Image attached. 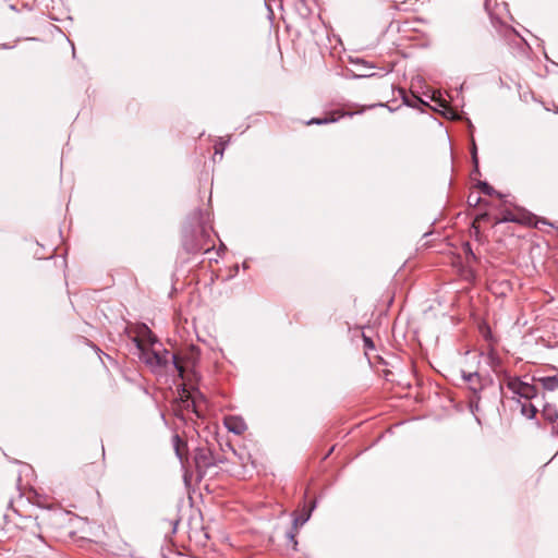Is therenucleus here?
<instances>
[{
	"label": "nucleus",
	"mask_w": 558,
	"mask_h": 558,
	"mask_svg": "<svg viewBox=\"0 0 558 558\" xmlns=\"http://www.w3.org/2000/svg\"><path fill=\"white\" fill-rule=\"evenodd\" d=\"M213 215L197 208L185 218L181 229V246L186 254L210 252L215 243L211 240Z\"/></svg>",
	"instance_id": "nucleus-1"
},
{
	"label": "nucleus",
	"mask_w": 558,
	"mask_h": 558,
	"mask_svg": "<svg viewBox=\"0 0 558 558\" xmlns=\"http://www.w3.org/2000/svg\"><path fill=\"white\" fill-rule=\"evenodd\" d=\"M132 341L138 352V357L151 368H162L169 364L170 352L165 348H155L158 339L146 325H143L141 329V338L134 337Z\"/></svg>",
	"instance_id": "nucleus-2"
},
{
	"label": "nucleus",
	"mask_w": 558,
	"mask_h": 558,
	"mask_svg": "<svg viewBox=\"0 0 558 558\" xmlns=\"http://www.w3.org/2000/svg\"><path fill=\"white\" fill-rule=\"evenodd\" d=\"M506 386L513 395L525 400H532L537 397L538 389L535 385L522 380L520 377H511L505 373Z\"/></svg>",
	"instance_id": "nucleus-3"
},
{
	"label": "nucleus",
	"mask_w": 558,
	"mask_h": 558,
	"mask_svg": "<svg viewBox=\"0 0 558 558\" xmlns=\"http://www.w3.org/2000/svg\"><path fill=\"white\" fill-rule=\"evenodd\" d=\"M461 376L464 381L470 384L469 389L473 393V398H471V400H470V408H471V410H473L474 407H475V409H477V403L480 401V392L488 384H493V379L482 377L477 372L468 373V372L462 371Z\"/></svg>",
	"instance_id": "nucleus-4"
},
{
	"label": "nucleus",
	"mask_w": 558,
	"mask_h": 558,
	"mask_svg": "<svg viewBox=\"0 0 558 558\" xmlns=\"http://www.w3.org/2000/svg\"><path fill=\"white\" fill-rule=\"evenodd\" d=\"M215 453L207 447H197L194 451V463L199 477H203L209 468L215 466Z\"/></svg>",
	"instance_id": "nucleus-5"
},
{
	"label": "nucleus",
	"mask_w": 558,
	"mask_h": 558,
	"mask_svg": "<svg viewBox=\"0 0 558 558\" xmlns=\"http://www.w3.org/2000/svg\"><path fill=\"white\" fill-rule=\"evenodd\" d=\"M183 395L181 396L182 407L187 410L194 412L197 416H201V412L197 405V398L203 399L202 392L197 388H193L191 391H186V389L182 388Z\"/></svg>",
	"instance_id": "nucleus-6"
},
{
	"label": "nucleus",
	"mask_w": 558,
	"mask_h": 558,
	"mask_svg": "<svg viewBox=\"0 0 558 558\" xmlns=\"http://www.w3.org/2000/svg\"><path fill=\"white\" fill-rule=\"evenodd\" d=\"M225 426L230 433H233L234 435H242L247 428L244 420L236 415L225 417Z\"/></svg>",
	"instance_id": "nucleus-7"
},
{
	"label": "nucleus",
	"mask_w": 558,
	"mask_h": 558,
	"mask_svg": "<svg viewBox=\"0 0 558 558\" xmlns=\"http://www.w3.org/2000/svg\"><path fill=\"white\" fill-rule=\"evenodd\" d=\"M38 519L39 517H26L24 520H25V524H24V529L28 530L29 533L39 538L40 541L45 542L44 541V537L43 535L40 534V530H41V523L38 522Z\"/></svg>",
	"instance_id": "nucleus-8"
},
{
	"label": "nucleus",
	"mask_w": 558,
	"mask_h": 558,
	"mask_svg": "<svg viewBox=\"0 0 558 558\" xmlns=\"http://www.w3.org/2000/svg\"><path fill=\"white\" fill-rule=\"evenodd\" d=\"M532 381H538L547 391H555L558 389V376L556 375L544 377L532 376Z\"/></svg>",
	"instance_id": "nucleus-9"
},
{
	"label": "nucleus",
	"mask_w": 558,
	"mask_h": 558,
	"mask_svg": "<svg viewBox=\"0 0 558 558\" xmlns=\"http://www.w3.org/2000/svg\"><path fill=\"white\" fill-rule=\"evenodd\" d=\"M185 362L187 364L186 366H184L182 364V362L179 360V356L177 354H172L171 355V363H172L173 367L175 368V371L178 372L179 376L182 377V378L184 376L186 367L195 365V360L192 356L185 357Z\"/></svg>",
	"instance_id": "nucleus-10"
},
{
	"label": "nucleus",
	"mask_w": 558,
	"mask_h": 558,
	"mask_svg": "<svg viewBox=\"0 0 558 558\" xmlns=\"http://www.w3.org/2000/svg\"><path fill=\"white\" fill-rule=\"evenodd\" d=\"M542 415L546 421L550 423L558 421V410L554 404L545 403L542 409Z\"/></svg>",
	"instance_id": "nucleus-11"
},
{
	"label": "nucleus",
	"mask_w": 558,
	"mask_h": 558,
	"mask_svg": "<svg viewBox=\"0 0 558 558\" xmlns=\"http://www.w3.org/2000/svg\"><path fill=\"white\" fill-rule=\"evenodd\" d=\"M339 120V117H337L335 113H328L326 114L325 117L323 118H312L311 120H308L306 122V124L308 125H312V124H316V125H323V124H329V123H333V122H337Z\"/></svg>",
	"instance_id": "nucleus-12"
},
{
	"label": "nucleus",
	"mask_w": 558,
	"mask_h": 558,
	"mask_svg": "<svg viewBox=\"0 0 558 558\" xmlns=\"http://www.w3.org/2000/svg\"><path fill=\"white\" fill-rule=\"evenodd\" d=\"M477 187L485 195H495L500 198L502 197V194L500 192H497L487 181H478Z\"/></svg>",
	"instance_id": "nucleus-13"
},
{
	"label": "nucleus",
	"mask_w": 558,
	"mask_h": 558,
	"mask_svg": "<svg viewBox=\"0 0 558 558\" xmlns=\"http://www.w3.org/2000/svg\"><path fill=\"white\" fill-rule=\"evenodd\" d=\"M487 363L494 371L501 366V359L498 356L493 347L489 348L487 353Z\"/></svg>",
	"instance_id": "nucleus-14"
},
{
	"label": "nucleus",
	"mask_w": 558,
	"mask_h": 558,
	"mask_svg": "<svg viewBox=\"0 0 558 558\" xmlns=\"http://www.w3.org/2000/svg\"><path fill=\"white\" fill-rule=\"evenodd\" d=\"M537 412H538V409L534 404L521 403V414L523 416H525L526 418H529V420L535 418Z\"/></svg>",
	"instance_id": "nucleus-15"
},
{
	"label": "nucleus",
	"mask_w": 558,
	"mask_h": 558,
	"mask_svg": "<svg viewBox=\"0 0 558 558\" xmlns=\"http://www.w3.org/2000/svg\"><path fill=\"white\" fill-rule=\"evenodd\" d=\"M311 518V510H303L302 513L293 519L292 529L298 530L299 526L304 525Z\"/></svg>",
	"instance_id": "nucleus-16"
},
{
	"label": "nucleus",
	"mask_w": 558,
	"mask_h": 558,
	"mask_svg": "<svg viewBox=\"0 0 558 558\" xmlns=\"http://www.w3.org/2000/svg\"><path fill=\"white\" fill-rule=\"evenodd\" d=\"M172 445L175 451V456L180 459V461H183V454L181 452V447L186 446V442L178 435L174 434L172 436Z\"/></svg>",
	"instance_id": "nucleus-17"
},
{
	"label": "nucleus",
	"mask_w": 558,
	"mask_h": 558,
	"mask_svg": "<svg viewBox=\"0 0 558 558\" xmlns=\"http://www.w3.org/2000/svg\"><path fill=\"white\" fill-rule=\"evenodd\" d=\"M471 155H472V161H473V165H474L473 173L480 175L481 172H480V167H478L477 147H476L474 142L472 144Z\"/></svg>",
	"instance_id": "nucleus-18"
},
{
	"label": "nucleus",
	"mask_w": 558,
	"mask_h": 558,
	"mask_svg": "<svg viewBox=\"0 0 558 558\" xmlns=\"http://www.w3.org/2000/svg\"><path fill=\"white\" fill-rule=\"evenodd\" d=\"M296 530L290 527L287 532H286V538L287 541L292 545V548L294 550H296V547H298V539H296Z\"/></svg>",
	"instance_id": "nucleus-19"
},
{
	"label": "nucleus",
	"mask_w": 558,
	"mask_h": 558,
	"mask_svg": "<svg viewBox=\"0 0 558 558\" xmlns=\"http://www.w3.org/2000/svg\"><path fill=\"white\" fill-rule=\"evenodd\" d=\"M229 142H230V137L226 142L220 140V142L215 145L214 158L217 155H219L220 159L222 158L225 148H226V146L228 145Z\"/></svg>",
	"instance_id": "nucleus-20"
},
{
	"label": "nucleus",
	"mask_w": 558,
	"mask_h": 558,
	"mask_svg": "<svg viewBox=\"0 0 558 558\" xmlns=\"http://www.w3.org/2000/svg\"><path fill=\"white\" fill-rule=\"evenodd\" d=\"M398 92H399L400 98L402 99V105L410 107V108L416 107V105L410 100L409 96L407 95V92L403 88H399Z\"/></svg>",
	"instance_id": "nucleus-21"
},
{
	"label": "nucleus",
	"mask_w": 558,
	"mask_h": 558,
	"mask_svg": "<svg viewBox=\"0 0 558 558\" xmlns=\"http://www.w3.org/2000/svg\"><path fill=\"white\" fill-rule=\"evenodd\" d=\"M518 219L515 218V216L509 211V210H506L502 215V218L498 219L496 221V223H504V222H517Z\"/></svg>",
	"instance_id": "nucleus-22"
},
{
	"label": "nucleus",
	"mask_w": 558,
	"mask_h": 558,
	"mask_svg": "<svg viewBox=\"0 0 558 558\" xmlns=\"http://www.w3.org/2000/svg\"><path fill=\"white\" fill-rule=\"evenodd\" d=\"M481 332H482L483 338L486 341H488V342H494L495 341L493 332H492L490 328L487 325H483L481 327Z\"/></svg>",
	"instance_id": "nucleus-23"
},
{
	"label": "nucleus",
	"mask_w": 558,
	"mask_h": 558,
	"mask_svg": "<svg viewBox=\"0 0 558 558\" xmlns=\"http://www.w3.org/2000/svg\"><path fill=\"white\" fill-rule=\"evenodd\" d=\"M481 201H482L481 196H474V195L471 194L468 197V204L471 207H476L481 203Z\"/></svg>",
	"instance_id": "nucleus-24"
},
{
	"label": "nucleus",
	"mask_w": 558,
	"mask_h": 558,
	"mask_svg": "<svg viewBox=\"0 0 558 558\" xmlns=\"http://www.w3.org/2000/svg\"><path fill=\"white\" fill-rule=\"evenodd\" d=\"M463 252L464 254L468 256V257H472V258H476L475 257V254L472 250V246L469 242H466L464 245H463Z\"/></svg>",
	"instance_id": "nucleus-25"
},
{
	"label": "nucleus",
	"mask_w": 558,
	"mask_h": 558,
	"mask_svg": "<svg viewBox=\"0 0 558 558\" xmlns=\"http://www.w3.org/2000/svg\"><path fill=\"white\" fill-rule=\"evenodd\" d=\"M363 342H364V347L366 349H374L375 348V344H374V341L372 340V338L363 335Z\"/></svg>",
	"instance_id": "nucleus-26"
},
{
	"label": "nucleus",
	"mask_w": 558,
	"mask_h": 558,
	"mask_svg": "<svg viewBox=\"0 0 558 558\" xmlns=\"http://www.w3.org/2000/svg\"><path fill=\"white\" fill-rule=\"evenodd\" d=\"M167 523H169V525L171 526V533L174 534L177 532V526H178L179 520L172 519V520L167 521Z\"/></svg>",
	"instance_id": "nucleus-27"
},
{
	"label": "nucleus",
	"mask_w": 558,
	"mask_h": 558,
	"mask_svg": "<svg viewBox=\"0 0 558 558\" xmlns=\"http://www.w3.org/2000/svg\"><path fill=\"white\" fill-rule=\"evenodd\" d=\"M373 107H385V108H387L390 112H393V111H396V110H397L396 108L390 107L387 102H386V104H384V102H379V104H377V105H373V106H371L369 108H373Z\"/></svg>",
	"instance_id": "nucleus-28"
},
{
	"label": "nucleus",
	"mask_w": 558,
	"mask_h": 558,
	"mask_svg": "<svg viewBox=\"0 0 558 558\" xmlns=\"http://www.w3.org/2000/svg\"><path fill=\"white\" fill-rule=\"evenodd\" d=\"M215 460H217L215 462V466L218 464L225 463L227 461V459L223 456H219V454H215Z\"/></svg>",
	"instance_id": "nucleus-29"
},
{
	"label": "nucleus",
	"mask_w": 558,
	"mask_h": 558,
	"mask_svg": "<svg viewBox=\"0 0 558 558\" xmlns=\"http://www.w3.org/2000/svg\"><path fill=\"white\" fill-rule=\"evenodd\" d=\"M353 62H354V63H361V64H363V65H364L365 68H367V69H373V68H374L373 65L368 64L366 61L361 60V59H356V60H355V61H353Z\"/></svg>",
	"instance_id": "nucleus-30"
},
{
	"label": "nucleus",
	"mask_w": 558,
	"mask_h": 558,
	"mask_svg": "<svg viewBox=\"0 0 558 558\" xmlns=\"http://www.w3.org/2000/svg\"><path fill=\"white\" fill-rule=\"evenodd\" d=\"M539 222L543 223V225H548V226L553 227V223L548 222L545 218L538 219L537 222L535 223V227H538Z\"/></svg>",
	"instance_id": "nucleus-31"
},
{
	"label": "nucleus",
	"mask_w": 558,
	"mask_h": 558,
	"mask_svg": "<svg viewBox=\"0 0 558 558\" xmlns=\"http://www.w3.org/2000/svg\"><path fill=\"white\" fill-rule=\"evenodd\" d=\"M88 345H90L96 351L97 354H105L96 344L88 342Z\"/></svg>",
	"instance_id": "nucleus-32"
},
{
	"label": "nucleus",
	"mask_w": 558,
	"mask_h": 558,
	"mask_svg": "<svg viewBox=\"0 0 558 558\" xmlns=\"http://www.w3.org/2000/svg\"><path fill=\"white\" fill-rule=\"evenodd\" d=\"M232 270H233V274H231V275L229 276V279H232V278H234V277H235V275H236V274H238V271H239V265H234Z\"/></svg>",
	"instance_id": "nucleus-33"
},
{
	"label": "nucleus",
	"mask_w": 558,
	"mask_h": 558,
	"mask_svg": "<svg viewBox=\"0 0 558 558\" xmlns=\"http://www.w3.org/2000/svg\"><path fill=\"white\" fill-rule=\"evenodd\" d=\"M317 506V502L314 500L310 504L308 508H306L305 510H311V513L314 511V509L316 508Z\"/></svg>",
	"instance_id": "nucleus-34"
},
{
	"label": "nucleus",
	"mask_w": 558,
	"mask_h": 558,
	"mask_svg": "<svg viewBox=\"0 0 558 558\" xmlns=\"http://www.w3.org/2000/svg\"><path fill=\"white\" fill-rule=\"evenodd\" d=\"M551 433L556 436H558V423L556 425L553 426V430Z\"/></svg>",
	"instance_id": "nucleus-35"
},
{
	"label": "nucleus",
	"mask_w": 558,
	"mask_h": 558,
	"mask_svg": "<svg viewBox=\"0 0 558 558\" xmlns=\"http://www.w3.org/2000/svg\"><path fill=\"white\" fill-rule=\"evenodd\" d=\"M226 250H227L226 245L221 242L220 246H219V250H218V253L221 252V251H226Z\"/></svg>",
	"instance_id": "nucleus-36"
},
{
	"label": "nucleus",
	"mask_w": 558,
	"mask_h": 558,
	"mask_svg": "<svg viewBox=\"0 0 558 558\" xmlns=\"http://www.w3.org/2000/svg\"><path fill=\"white\" fill-rule=\"evenodd\" d=\"M332 451H333V447H331V448L328 450V452L325 454L324 459L328 458V457L331 454V452H332Z\"/></svg>",
	"instance_id": "nucleus-37"
},
{
	"label": "nucleus",
	"mask_w": 558,
	"mask_h": 558,
	"mask_svg": "<svg viewBox=\"0 0 558 558\" xmlns=\"http://www.w3.org/2000/svg\"><path fill=\"white\" fill-rule=\"evenodd\" d=\"M374 74H369V76H373ZM355 77H368V74H362V75H355Z\"/></svg>",
	"instance_id": "nucleus-38"
},
{
	"label": "nucleus",
	"mask_w": 558,
	"mask_h": 558,
	"mask_svg": "<svg viewBox=\"0 0 558 558\" xmlns=\"http://www.w3.org/2000/svg\"><path fill=\"white\" fill-rule=\"evenodd\" d=\"M242 267H243V269H247L248 268V264H247L246 260L242 264Z\"/></svg>",
	"instance_id": "nucleus-39"
},
{
	"label": "nucleus",
	"mask_w": 558,
	"mask_h": 558,
	"mask_svg": "<svg viewBox=\"0 0 558 558\" xmlns=\"http://www.w3.org/2000/svg\"><path fill=\"white\" fill-rule=\"evenodd\" d=\"M2 48H3V49H11V48H12V46H9V45H7V44H3V45H2Z\"/></svg>",
	"instance_id": "nucleus-40"
},
{
	"label": "nucleus",
	"mask_w": 558,
	"mask_h": 558,
	"mask_svg": "<svg viewBox=\"0 0 558 558\" xmlns=\"http://www.w3.org/2000/svg\"><path fill=\"white\" fill-rule=\"evenodd\" d=\"M499 390H500V393L502 395L504 393V385L502 384L499 385Z\"/></svg>",
	"instance_id": "nucleus-41"
},
{
	"label": "nucleus",
	"mask_w": 558,
	"mask_h": 558,
	"mask_svg": "<svg viewBox=\"0 0 558 558\" xmlns=\"http://www.w3.org/2000/svg\"><path fill=\"white\" fill-rule=\"evenodd\" d=\"M303 5H306V0H299Z\"/></svg>",
	"instance_id": "nucleus-42"
},
{
	"label": "nucleus",
	"mask_w": 558,
	"mask_h": 558,
	"mask_svg": "<svg viewBox=\"0 0 558 558\" xmlns=\"http://www.w3.org/2000/svg\"><path fill=\"white\" fill-rule=\"evenodd\" d=\"M468 122H469V126L473 128V124L471 123V121L469 119H468Z\"/></svg>",
	"instance_id": "nucleus-43"
},
{
	"label": "nucleus",
	"mask_w": 558,
	"mask_h": 558,
	"mask_svg": "<svg viewBox=\"0 0 558 558\" xmlns=\"http://www.w3.org/2000/svg\"><path fill=\"white\" fill-rule=\"evenodd\" d=\"M416 99H417L420 102H424V101L422 100V98H420V97H416Z\"/></svg>",
	"instance_id": "nucleus-44"
}]
</instances>
